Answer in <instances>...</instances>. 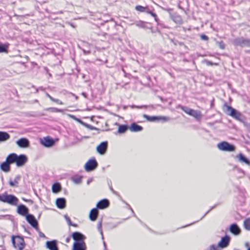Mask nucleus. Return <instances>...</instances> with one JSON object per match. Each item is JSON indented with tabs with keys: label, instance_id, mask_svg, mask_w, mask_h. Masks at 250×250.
I'll return each mask as SVG.
<instances>
[{
	"label": "nucleus",
	"instance_id": "obj_1",
	"mask_svg": "<svg viewBox=\"0 0 250 250\" xmlns=\"http://www.w3.org/2000/svg\"><path fill=\"white\" fill-rule=\"evenodd\" d=\"M0 201L7 203L12 206H17L19 202L18 198L13 194H9L7 192L0 194Z\"/></svg>",
	"mask_w": 250,
	"mask_h": 250
},
{
	"label": "nucleus",
	"instance_id": "obj_2",
	"mask_svg": "<svg viewBox=\"0 0 250 250\" xmlns=\"http://www.w3.org/2000/svg\"><path fill=\"white\" fill-rule=\"evenodd\" d=\"M12 242L14 247L19 250H23L25 246L23 238L19 235L13 236Z\"/></svg>",
	"mask_w": 250,
	"mask_h": 250
},
{
	"label": "nucleus",
	"instance_id": "obj_3",
	"mask_svg": "<svg viewBox=\"0 0 250 250\" xmlns=\"http://www.w3.org/2000/svg\"><path fill=\"white\" fill-rule=\"evenodd\" d=\"M217 148L221 151L226 152H233L235 150V146L226 141H222L217 145Z\"/></svg>",
	"mask_w": 250,
	"mask_h": 250
},
{
	"label": "nucleus",
	"instance_id": "obj_4",
	"mask_svg": "<svg viewBox=\"0 0 250 250\" xmlns=\"http://www.w3.org/2000/svg\"><path fill=\"white\" fill-rule=\"evenodd\" d=\"M225 105L226 106V113L238 121L243 120V115L240 112L229 105Z\"/></svg>",
	"mask_w": 250,
	"mask_h": 250
},
{
	"label": "nucleus",
	"instance_id": "obj_5",
	"mask_svg": "<svg viewBox=\"0 0 250 250\" xmlns=\"http://www.w3.org/2000/svg\"><path fill=\"white\" fill-rule=\"evenodd\" d=\"M178 108H181L183 111L188 114L195 117V118H199L201 116V112L197 110H195L188 106H183L182 105H178L177 106Z\"/></svg>",
	"mask_w": 250,
	"mask_h": 250
},
{
	"label": "nucleus",
	"instance_id": "obj_6",
	"mask_svg": "<svg viewBox=\"0 0 250 250\" xmlns=\"http://www.w3.org/2000/svg\"><path fill=\"white\" fill-rule=\"evenodd\" d=\"M143 117L149 122H166L170 120V118L166 116H150L146 114H144Z\"/></svg>",
	"mask_w": 250,
	"mask_h": 250
},
{
	"label": "nucleus",
	"instance_id": "obj_7",
	"mask_svg": "<svg viewBox=\"0 0 250 250\" xmlns=\"http://www.w3.org/2000/svg\"><path fill=\"white\" fill-rule=\"evenodd\" d=\"M233 43L236 46L250 47V39H244L243 37L237 38L233 40Z\"/></svg>",
	"mask_w": 250,
	"mask_h": 250
},
{
	"label": "nucleus",
	"instance_id": "obj_8",
	"mask_svg": "<svg viewBox=\"0 0 250 250\" xmlns=\"http://www.w3.org/2000/svg\"><path fill=\"white\" fill-rule=\"evenodd\" d=\"M98 164L95 158L89 160L85 164L84 168L86 171H91L95 169Z\"/></svg>",
	"mask_w": 250,
	"mask_h": 250
},
{
	"label": "nucleus",
	"instance_id": "obj_9",
	"mask_svg": "<svg viewBox=\"0 0 250 250\" xmlns=\"http://www.w3.org/2000/svg\"><path fill=\"white\" fill-rule=\"evenodd\" d=\"M27 222L37 231H39L38 222L35 216L31 214H28L25 216Z\"/></svg>",
	"mask_w": 250,
	"mask_h": 250
},
{
	"label": "nucleus",
	"instance_id": "obj_10",
	"mask_svg": "<svg viewBox=\"0 0 250 250\" xmlns=\"http://www.w3.org/2000/svg\"><path fill=\"white\" fill-rule=\"evenodd\" d=\"M27 161V157L25 155H17L15 164L18 167H21L24 166Z\"/></svg>",
	"mask_w": 250,
	"mask_h": 250
},
{
	"label": "nucleus",
	"instance_id": "obj_11",
	"mask_svg": "<svg viewBox=\"0 0 250 250\" xmlns=\"http://www.w3.org/2000/svg\"><path fill=\"white\" fill-rule=\"evenodd\" d=\"M230 241V237L227 235L221 238L218 244V247L220 248H225L228 247Z\"/></svg>",
	"mask_w": 250,
	"mask_h": 250
},
{
	"label": "nucleus",
	"instance_id": "obj_12",
	"mask_svg": "<svg viewBox=\"0 0 250 250\" xmlns=\"http://www.w3.org/2000/svg\"><path fill=\"white\" fill-rule=\"evenodd\" d=\"M72 237L75 242L85 243V236L80 232L76 231L72 234Z\"/></svg>",
	"mask_w": 250,
	"mask_h": 250
},
{
	"label": "nucleus",
	"instance_id": "obj_13",
	"mask_svg": "<svg viewBox=\"0 0 250 250\" xmlns=\"http://www.w3.org/2000/svg\"><path fill=\"white\" fill-rule=\"evenodd\" d=\"M41 143L44 146L49 147L53 146L55 143L54 140L50 137H44L41 139Z\"/></svg>",
	"mask_w": 250,
	"mask_h": 250
},
{
	"label": "nucleus",
	"instance_id": "obj_14",
	"mask_svg": "<svg viewBox=\"0 0 250 250\" xmlns=\"http://www.w3.org/2000/svg\"><path fill=\"white\" fill-rule=\"evenodd\" d=\"M108 146L107 142L104 141L101 143L96 148L97 152L101 154H104L106 151Z\"/></svg>",
	"mask_w": 250,
	"mask_h": 250
},
{
	"label": "nucleus",
	"instance_id": "obj_15",
	"mask_svg": "<svg viewBox=\"0 0 250 250\" xmlns=\"http://www.w3.org/2000/svg\"><path fill=\"white\" fill-rule=\"evenodd\" d=\"M29 209L27 207L23 204H20L18 206L17 213L23 216H26L28 213Z\"/></svg>",
	"mask_w": 250,
	"mask_h": 250
},
{
	"label": "nucleus",
	"instance_id": "obj_16",
	"mask_svg": "<svg viewBox=\"0 0 250 250\" xmlns=\"http://www.w3.org/2000/svg\"><path fill=\"white\" fill-rule=\"evenodd\" d=\"M17 145L21 148L28 147L30 145L29 140L26 138H21L16 142Z\"/></svg>",
	"mask_w": 250,
	"mask_h": 250
},
{
	"label": "nucleus",
	"instance_id": "obj_17",
	"mask_svg": "<svg viewBox=\"0 0 250 250\" xmlns=\"http://www.w3.org/2000/svg\"><path fill=\"white\" fill-rule=\"evenodd\" d=\"M46 247L49 250H59L57 241L56 240L47 241L46 242Z\"/></svg>",
	"mask_w": 250,
	"mask_h": 250
},
{
	"label": "nucleus",
	"instance_id": "obj_18",
	"mask_svg": "<svg viewBox=\"0 0 250 250\" xmlns=\"http://www.w3.org/2000/svg\"><path fill=\"white\" fill-rule=\"evenodd\" d=\"M229 231L234 235H238L241 232V229L236 223H233L229 226Z\"/></svg>",
	"mask_w": 250,
	"mask_h": 250
},
{
	"label": "nucleus",
	"instance_id": "obj_19",
	"mask_svg": "<svg viewBox=\"0 0 250 250\" xmlns=\"http://www.w3.org/2000/svg\"><path fill=\"white\" fill-rule=\"evenodd\" d=\"M109 206V202L106 199H104L98 202L96 208L99 209H104Z\"/></svg>",
	"mask_w": 250,
	"mask_h": 250
},
{
	"label": "nucleus",
	"instance_id": "obj_20",
	"mask_svg": "<svg viewBox=\"0 0 250 250\" xmlns=\"http://www.w3.org/2000/svg\"><path fill=\"white\" fill-rule=\"evenodd\" d=\"M85 243L74 242L73 245L72 250H86Z\"/></svg>",
	"mask_w": 250,
	"mask_h": 250
},
{
	"label": "nucleus",
	"instance_id": "obj_21",
	"mask_svg": "<svg viewBox=\"0 0 250 250\" xmlns=\"http://www.w3.org/2000/svg\"><path fill=\"white\" fill-rule=\"evenodd\" d=\"M236 158L238 159L240 162L245 163V164L250 166V160L243 154L241 153L238 154L236 156Z\"/></svg>",
	"mask_w": 250,
	"mask_h": 250
},
{
	"label": "nucleus",
	"instance_id": "obj_22",
	"mask_svg": "<svg viewBox=\"0 0 250 250\" xmlns=\"http://www.w3.org/2000/svg\"><path fill=\"white\" fill-rule=\"evenodd\" d=\"M56 205L58 208L63 209L66 207V200L64 198H58L56 200Z\"/></svg>",
	"mask_w": 250,
	"mask_h": 250
},
{
	"label": "nucleus",
	"instance_id": "obj_23",
	"mask_svg": "<svg viewBox=\"0 0 250 250\" xmlns=\"http://www.w3.org/2000/svg\"><path fill=\"white\" fill-rule=\"evenodd\" d=\"M99 214V210L97 208H92L89 213V217L91 221H94L96 220Z\"/></svg>",
	"mask_w": 250,
	"mask_h": 250
},
{
	"label": "nucleus",
	"instance_id": "obj_24",
	"mask_svg": "<svg viewBox=\"0 0 250 250\" xmlns=\"http://www.w3.org/2000/svg\"><path fill=\"white\" fill-rule=\"evenodd\" d=\"M170 18L176 23L181 24L183 23L182 18L177 13H174L171 15Z\"/></svg>",
	"mask_w": 250,
	"mask_h": 250
},
{
	"label": "nucleus",
	"instance_id": "obj_25",
	"mask_svg": "<svg viewBox=\"0 0 250 250\" xmlns=\"http://www.w3.org/2000/svg\"><path fill=\"white\" fill-rule=\"evenodd\" d=\"M143 128L142 126L138 125L135 122L132 123L130 126H129V130L131 132H139L143 130Z\"/></svg>",
	"mask_w": 250,
	"mask_h": 250
},
{
	"label": "nucleus",
	"instance_id": "obj_26",
	"mask_svg": "<svg viewBox=\"0 0 250 250\" xmlns=\"http://www.w3.org/2000/svg\"><path fill=\"white\" fill-rule=\"evenodd\" d=\"M10 164L6 160L2 162L0 166V169L4 172H8L10 171Z\"/></svg>",
	"mask_w": 250,
	"mask_h": 250
},
{
	"label": "nucleus",
	"instance_id": "obj_27",
	"mask_svg": "<svg viewBox=\"0 0 250 250\" xmlns=\"http://www.w3.org/2000/svg\"><path fill=\"white\" fill-rule=\"evenodd\" d=\"M17 154L15 153H12L9 154L6 158V161L10 165L13 163H16V158Z\"/></svg>",
	"mask_w": 250,
	"mask_h": 250
},
{
	"label": "nucleus",
	"instance_id": "obj_28",
	"mask_svg": "<svg viewBox=\"0 0 250 250\" xmlns=\"http://www.w3.org/2000/svg\"><path fill=\"white\" fill-rule=\"evenodd\" d=\"M10 138V136L7 132L0 131V142H5Z\"/></svg>",
	"mask_w": 250,
	"mask_h": 250
},
{
	"label": "nucleus",
	"instance_id": "obj_29",
	"mask_svg": "<svg viewBox=\"0 0 250 250\" xmlns=\"http://www.w3.org/2000/svg\"><path fill=\"white\" fill-rule=\"evenodd\" d=\"M130 25L135 24L137 26L142 28H147L146 22L142 21H136L130 24Z\"/></svg>",
	"mask_w": 250,
	"mask_h": 250
},
{
	"label": "nucleus",
	"instance_id": "obj_30",
	"mask_svg": "<svg viewBox=\"0 0 250 250\" xmlns=\"http://www.w3.org/2000/svg\"><path fill=\"white\" fill-rule=\"evenodd\" d=\"M61 188V186L59 183H55L53 184L52 190L53 193H58Z\"/></svg>",
	"mask_w": 250,
	"mask_h": 250
},
{
	"label": "nucleus",
	"instance_id": "obj_31",
	"mask_svg": "<svg viewBox=\"0 0 250 250\" xmlns=\"http://www.w3.org/2000/svg\"><path fill=\"white\" fill-rule=\"evenodd\" d=\"M128 128L129 129V127L128 125H121L119 126L118 132L119 133H124L126 132Z\"/></svg>",
	"mask_w": 250,
	"mask_h": 250
},
{
	"label": "nucleus",
	"instance_id": "obj_32",
	"mask_svg": "<svg viewBox=\"0 0 250 250\" xmlns=\"http://www.w3.org/2000/svg\"><path fill=\"white\" fill-rule=\"evenodd\" d=\"M83 177L79 175H74L71 177V180L75 184H79L82 182Z\"/></svg>",
	"mask_w": 250,
	"mask_h": 250
},
{
	"label": "nucleus",
	"instance_id": "obj_33",
	"mask_svg": "<svg viewBox=\"0 0 250 250\" xmlns=\"http://www.w3.org/2000/svg\"><path fill=\"white\" fill-rule=\"evenodd\" d=\"M151 15L154 18V20L157 22L158 25H159L162 27H165V26L163 25V24L160 21L157 17V15L155 13H151Z\"/></svg>",
	"mask_w": 250,
	"mask_h": 250
},
{
	"label": "nucleus",
	"instance_id": "obj_34",
	"mask_svg": "<svg viewBox=\"0 0 250 250\" xmlns=\"http://www.w3.org/2000/svg\"><path fill=\"white\" fill-rule=\"evenodd\" d=\"M244 226L246 230H250V218L245 220L244 221Z\"/></svg>",
	"mask_w": 250,
	"mask_h": 250
},
{
	"label": "nucleus",
	"instance_id": "obj_35",
	"mask_svg": "<svg viewBox=\"0 0 250 250\" xmlns=\"http://www.w3.org/2000/svg\"><path fill=\"white\" fill-rule=\"evenodd\" d=\"M135 10L141 12H145L146 11L147 7H144L141 5H137L135 7Z\"/></svg>",
	"mask_w": 250,
	"mask_h": 250
},
{
	"label": "nucleus",
	"instance_id": "obj_36",
	"mask_svg": "<svg viewBox=\"0 0 250 250\" xmlns=\"http://www.w3.org/2000/svg\"><path fill=\"white\" fill-rule=\"evenodd\" d=\"M102 220H101L99 222L98 225H97V229L98 231L100 232V234L102 235V238H103V232L102 230Z\"/></svg>",
	"mask_w": 250,
	"mask_h": 250
},
{
	"label": "nucleus",
	"instance_id": "obj_37",
	"mask_svg": "<svg viewBox=\"0 0 250 250\" xmlns=\"http://www.w3.org/2000/svg\"><path fill=\"white\" fill-rule=\"evenodd\" d=\"M7 52V47L3 44H0V53Z\"/></svg>",
	"mask_w": 250,
	"mask_h": 250
},
{
	"label": "nucleus",
	"instance_id": "obj_38",
	"mask_svg": "<svg viewBox=\"0 0 250 250\" xmlns=\"http://www.w3.org/2000/svg\"><path fill=\"white\" fill-rule=\"evenodd\" d=\"M163 10L167 11L169 14V17L171 16V15H172L174 12H173V9L170 8H162Z\"/></svg>",
	"mask_w": 250,
	"mask_h": 250
},
{
	"label": "nucleus",
	"instance_id": "obj_39",
	"mask_svg": "<svg viewBox=\"0 0 250 250\" xmlns=\"http://www.w3.org/2000/svg\"><path fill=\"white\" fill-rule=\"evenodd\" d=\"M122 221H120L114 223H111L110 224V228L111 229H114L116 227H117L119 225H120L121 223H122Z\"/></svg>",
	"mask_w": 250,
	"mask_h": 250
},
{
	"label": "nucleus",
	"instance_id": "obj_40",
	"mask_svg": "<svg viewBox=\"0 0 250 250\" xmlns=\"http://www.w3.org/2000/svg\"><path fill=\"white\" fill-rule=\"evenodd\" d=\"M83 125H84L85 127L90 129V130H97V128L96 127H94L90 125L87 124L85 123H83Z\"/></svg>",
	"mask_w": 250,
	"mask_h": 250
},
{
	"label": "nucleus",
	"instance_id": "obj_41",
	"mask_svg": "<svg viewBox=\"0 0 250 250\" xmlns=\"http://www.w3.org/2000/svg\"><path fill=\"white\" fill-rule=\"evenodd\" d=\"M9 185L12 187H18V185L17 183H15V180L13 181L10 180L9 182Z\"/></svg>",
	"mask_w": 250,
	"mask_h": 250
},
{
	"label": "nucleus",
	"instance_id": "obj_42",
	"mask_svg": "<svg viewBox=\"0 0 250 250\" xmlns=\"http://www.w3.org/2000/svg\"><path fill=\"white\" fill-rule=\"evenodd\" d=\"M237 171H238V173L240 174V175L239 176L238 178H242L244 176L245 172L243 170H242L240 168H238Z\"/></svg>",
	"mask_w": 250,
	"mask_h": 250
},
{
	"label": "nucleus",
	"instance_id": "obj_43",
	"mask_svg": "<svg viewBox=\"0 0 250 250\" xmlns=\"http://www.w3.org/2000/svg\"><path fill=\"white\" fill-rule=\"evenodd\" d=\"M70 117L71 118H72L73 119H74V120L79 122V123H81L83 125V122L80 119H78V118H77L76 116H75L74 115H70Z\"/></svg>",
	"mask_w": 250,
	"mask_h": 250
},
{
	"label": "nucleus",
	"instance_id": "obj_44",
	"mask_svg": "<svg viewBox=\"0 0 250 250\" xmlns=\"http://www.w3.org/2000/svg\"><path fill=\"white\" fill-rule=\"evenodd\" d=\"M218 45L220 48L221 49H224L225 48V44L223 41L218 42Z\"/></svg>",
	"mask_w": 250,
	"mask_h": 250
},
{
	"label": "nucleus",
	"instance_id": "obj_45",
	"mask_svg": "<svg viewBox=\"0 0 250 250\" xmlns=\"http://www.w3.org/2000/svg\"><path fill=\"white\" fill-rule=\"evenodd\" d=\"M64 217L66 221H67L69 226L70 225H72V222L70 218L67 215H64Z\"/></svg>",
	"mask_w": 250,
	"mask_h": 250
},
{
	"label": "nucleus",
	"instance_id": "obj_46",
	"mask_svg": "<svg viewBox=\"0 0 250 250\" xmlns=\"http://www.w3.org/2000/svg\"><path fill=\"white\" fill-rule=\"evenodd\" d=\"M200 38L202 40L204 41H208V37L205 34H201L200 35Z\"/></svg>",
	"mask_w": 250,
	"mask_h": 250
},
{
	"label": "nucleus",
	"instance_id": "obj_47",
	"mask_svg": "<svg viewBox=\"0 0 250 250\" xmlns=\"http://www.w3.org/2000/svg\"><path fill=\"white\" fill-rule=\"evenodd\" d=\"M52 111L53 112H63L62 109H59V108H55V107L52 108Z\"/></svg>",
	"mask_w": 250,
	"mask_h": 250
},
{
	"label": "nucleus",
	"instance_id": "obj_48",
	"mask_svg": "<svg viewBox=\"0 0 250 250\" xmlns=\"http://www.w3.org/2000/svg\"><path fill=\"white\" fill-rule=\"evenodd\" d=\"M52 101L54 102H55L59 104H63V103L60 101V100L59 99H55L53 98V99H52Z\"/></svg>",
	"mask_w": 250,
	"mask_h": 250
},
{
	"label": "nucleus",
	"instance_id": "obj_49",
	"mask_svg": "<svg viewBox=\"0 0 250 250\" xmlns=\"http://www.w3.org/2000/svg\"><path fill=\"white\" fill-rule=\"evenodd\" d=\"M216 207V205H214L213 206L211 207L207 211L206 213L203 215L202 217L201 218L200 220H201L202 218H203L209 211H210L213 208H214Z\"/></svg>",
	"mask_w": 250,
	"mask_h": 250
},
{
	"label": "nucleus",
	"instance_id": "obj_50",
	"mask_svg": "<svg viewBox=\"0 0 250 250\" xmlns=\"http://www.w3.org/2000/svg\"><path fill=\"white\" fill-rule=\"evenodd\" d=\"M20 179H21V176L19 175H17L14 179L15 183H17L18 185L19 181L20 180Z\"/></svg>",
	"mask_w": 250,
	"mask_h": 250
},
{
	"label": "nucleus",
	"instance_id": "obj_51",
	"mask_svg": "<svg viewBox=\"0 0 250 250\" xmlns=\"http://www.w3.org/2000/svg\"><path fill=\"white\" fill-rule=\"evenodd\" d=\"M131 107L132 108H143V107L146 108V105L137 106V105H132L131 106Z\"/></svg>",
	"mask_w": 250,
	"mask_h": 250
},
{
	"label": "nucleus",
	"instance_id": "obj_52",
	"mask_svg": "<svg viewBox=\"0 0 250 250\" xmlns=\"http://www.w3.org/2000/svg\"><path fill=\"white\" fill-rule=\"evenodd\" d=\"M209 250H217V246L214 244H212L210 246Z\"/></svg>",
	"mask_w": 250,
	"mask_h": 250
},
{
	"label": "nucleus",
	"instance_id": "obj_53",
	"mask_svg": "<svg viewBox=\"0 0 250 250\" xmlns=\"http://www.w3.org/2000/svg\"><path fill=\"white\" fill-rule=\"evenodd\" d=\"M205 62L207 65H213L214 64L216 65V63H214L213 62L208 61V60H205Z\"/></svg>",
	"mask_w": 250,
	"mask_h": 250
},
{
	"label": "nucleus",
	"instance_id": "obj_54",
	"mask_svg": "<svg viewBox=\"0 0 250 250\" xmlns=\"http://www.w3.org/2000/svg\"><path fill=\"white\" fill-rule=\"evenodd\" d=\"M37 231L39 232V236H40V237H42V238H45L46 237V236L44 235V234L43 233H42V232H41L40 230L39 229V231Z\"/></svg>",
	"mask_w": 250,
	"mask_h": 250
},
{
	"label": "nucleus",
	"instance_id": "obj_55",
	"mask_svg": "<svg viewBox=\"0 0 250 250\" xmlns=\"http://www.w3.org/2000/svg\"><path fill=\"white\" fill-rule=\"evenodd\" d=\"M109 187L110 190L113 193H114L115 194H117V192L113 189V188H112V187L111 186L109 185Z\"/></svg>",
	"mask_w": 250,
	"mask_h": 250
},
{
	"label": "nucleus",
	"instance_id": "obj_56",
	"mask_svg": "<svg viewBox=\"0 0 250 250\" xmlns=\"http://www.w3.org/2000/svg\"><path fill=\"white\" fill-rule=\"evenodd\" d=\"M92 181H93L92 178H89L87 181V184L89 185Z\"/></svg>",
	"mask_w": 250,
	"mask_h": 250
},
{
	"label": "nucleus",
	"instance_id": "obj_57",
	"mask_svg": "<svg viewBox=\"0 0 250 250\" xmlns=\"http://www.w3.org/2000/svg\"><path fill=\"white\" fill-rule=\"evenodd\" d=\"M46 95L47 97H48L51 101L53 99V97H52L51 96H50L48 93H46Z\"/></svg>",
	"mask_w": 250,
	"mask_h": 250
},
{
	"label": "nucleus",
	"instance_id": "obj_58",
	"mask_svg": "<svg viewBox=\"0 0 250 250\" xmlns=\"http://www.w3.org/2000/svg\"><path fill=\"white\" fill-rule=\"evenodd\" d=\"M145 12L147 13L148 14H149L150 15H151V13H153V12L150 11L147 7L146 11Z\"/></svg>",
	"mask_w": 250,
	"mask_h": 250
},
{
	"label": "nucleus",
	"instance_id": "obj_59",
	"mask_svg": "<svg viewBox=\"0 0 250 250\" xmlns=\"http://www.w3.org/2000/svg\"><path fill=\"white\" fill-rule=\"evenodd\" d=\"M82 95L85 98H87V95L86 93L85 92H82Z\"/></svg>",
	"mask_w": 250,
	"mask_h": 250
},
{
	"label": "nucleus",
	"instance_id": "obj_60",
	"mask_svg": "<svg viewBox=\"0 0 250 250\" xmlns=\"http://www.w3.org/2000/svg\"><path fill=\"white\" fill-rule=\"evenodd\" d=\"M22 200L23 201H24L25 202H32V201L31 199H25L24 198H22Z\"/></svg>",
	"mask_w": 250,
	"mask_h": 250
},
{
	"label": "nucleus",
	"instance_id": "obj_61",
	"mask_svg": "<svg viewBox=\"0 0 250 250\" xmlns=\"http://www.w3.org/2000/svg\"><path fill=\"white\" fill-rule=\"evenodd\" d=\"M70 239H71V238H70V237H67V238H66V240H65L66 242V243H69V241H70Z\"/></svg>",
	"mask_w": 250,
	"mask_h": 250
},
{
	"label": "nucleus",
	"instance_id": "obj_62",
	"mask_svg": "<svg viewBox=\"0 0 250 250\" xmlns=\"http://www.w3.org/2000/svg\"><path fill=\"white\" fill-rule=\"evenodd\" d=\"M83 53L85 54H88L90 53V51H85V50H83Z\"/></svg>",
	"mask_w": 250,
	"mask_h": 250
},
{
	"label": "nucleus",
	"instance_id": "obj_63",
	"mask_svg": "<svg viewBox=\"0 0 250 250\" xmlns=\"http://www.w3.org/2000/svg\"><path fill=\"white\" fill-rule=\"evenodd\" d=\"M69 226H73V227H77V225L76 224H74L72 222V225H70Z\"/></svg>",
	"mask_w": 250,
	"mask_h": 250
},
{
	"label": "nucleus",
	"instance_id": "obj_64",
	"mask_svg": "<svg viewBox=\"0 0 250 250\" xmlns=\"http://www.w3.org/2000/svg\"><path fill=\"white\" fill-rule=\"evenodd\" d=\"M128 206L129 208L131 210V211L132 212V213L134 214V216H135V215L134 214V212L133 209L131 208V207L129 205H128Z\"/></svg>",
	"mask_w": 250,
	"mask_h": 250
}]
</instances>
